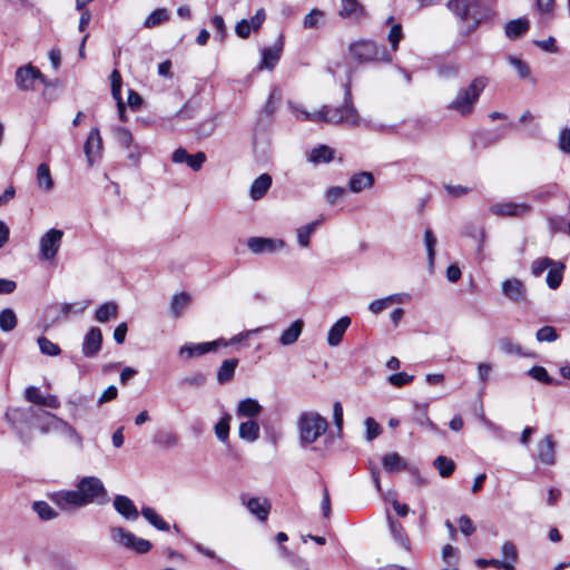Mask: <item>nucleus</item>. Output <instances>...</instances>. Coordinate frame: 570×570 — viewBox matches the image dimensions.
<instances>
[{"instance_id":"f257e3e1","label":"nucleus","mask_w":570,"mask_h":570,"mask_svg":"<svg viewBox=\"0 0 570 570\" xmlns=\"http://www.w3.org/2000/svg\"><path fill=\"white\" fill-rule=\"evenodd\" d=\"M107 497L102 481L97 476H83L75 490H61L51 494V500L63 511H72Z\"/></svg>"},{"instance_id":"f03ea898","label":"nucleus","mask_w":570,"mask_h":570,"mask_svg":"<svg viewBox=\"0 0 570 570\" xmlns=\"http://www.w3.org/2000/svg\"><path fill=\"white\" fill-rule=\"evenodd\" d=\"M347 51L350 58L358 65L389 63L393 59L384 45L372 39L354 40L348 45Z\"/></svg>"},{"instance_id":"7ed1b4c3","label":"nucleus","mask_w":570,"mask_h":570,"mask_svg":"<svg viewBox=\"0 0 570 570\" xmlns=\"http://www.w3.org/2000/svg\"><path fill=\"white\" fill-rule=\"evenodd\" d=\"M489 85V78L485 76L475 77L468 87L460 88L456 96L451 100L446 109L455 111L462 117L470 116L475 108L476 102L485 87Z\"/></svg>"},{"instance_id":"20e7f679","label":"nucleus","mask_w":570,"mask_h":570,"mask_svg":"<svg viewBox=\"0 0 570 570\" xmlns=\"http://www.w3.org/2000/svg\"><path fill=\"white\" fill-rule=\"evenodd\" d=\"M29 415L36 421V426L43 433H60L72 440L79 446H82V438L79 433L65 420L45 410L28 409Z\"/></svg>"},{"instance_id":"39448f33","label":"nucleus","mask_w":570,"mask_h":570,"mask_svg":"<svg viewBox=\"0 0 570 570\" xmlns=\"http://www.w3.org/2000/svg\"><path fill=\"white\" fill-rule=\"evenodd\" d=\"M297 426L299 441L302 445L306 446L313 444L326 432L328 423L316 412H304L298 419Z\"/></svg>"},{"instance_id":"423d86ee","label":"nucleus","mask_w":570,"mask_h":570,"mask_svg":"<svg viewBox=\"0 0 570 570\" xmlns=\"http://www.w3.org/2000/svg\"><path fill=\"white\" fill-rule=\"evenodd\" d=\"M109 533L114 544L127 550L145 553L151 549V543L148 540L136 537L122 527H112Z\"/></svg>"},{"instance_id":"0eeeda50","label":"nucleus","mask_w":570,"mask_h":570,"mask_svg":"<svg viewBox=\"0 0 570 570\" xmlns=\"http://www.w3.org/2000/svg\"><path fill=\"white\" fill-rule=\"evenodd\" d=\"M328 124H343L350 127H356L361 124V117L352 104L351 90L347 87L344 95V105L342 107H330Z\"/></svg>"},{"instance_id":"6e6552de","label":"nucleus","mask_w":570,"mask_h":570,"mask_svg":"<svg viewBox=\"0 0 570 570\" xmlns=\"http://www.w3.org/2000/svg\"><path fill=\"white\" fill-rule=\"evenodd\" d=\"M63 232L61 229L51 228L45 233L39 240L40 257L42 259H53L61 246Z\"/></svg>"},{"instance_id":"1a4fd4ad","label":"nucleus","mask_w":570,"mask_h":570,"mask_svg":"<svg viewBox=\"0 0 570 570\" xmlns=\"http://www.w3.org/2000/svg\"><path fill=\"white\" fill-rule=\"evenodd\" d=\"M286 243L279 238L250 237L247 247L254 254H273L284 249Z\"/></svg>"},{"instance_id":"9d476101","label":"nucleus","mask_w":570,"mask_h":570,"mask_svg":"<svg viewBox=\"0 0 570 570\" xmlns=\"http://www.w3.org/2000/svg\"><path fill=\"white\" fill-rule=\"evenodd\" d=\"M37 79L43 81L45 77L39 69L31 65L19 67L16 70L14 80L19 90H32L35 87V80Z\"/></svg>"},{"instance_id":"9b49d317","label":"nucleus","mask_w":570,"mask_h":570,"mask_svg":"<svg viewBox=\"0 0 570 570\" xmlns=\"http://www.w3.org/2000/svg\"><path fill=\"white\" fill-rule=\"evenodd\" d=\"M104 144L98 128H92L83 145V153L87 158L88 165L91 167L100 159L102 155Z\"/></svg>"},{"instance_id":"f8f14e48","label":"nucleus","mask_w":570,"mask_h":570,"mask_svg":"<svg viewBox=\"0 0 570 570\" xmlns=\"http://www.w3.org/2000/svg\"><path fill=\"white\" fill-rule=\"evenodd\" d=\"M501 292L508 299L514 303H521L527 299V287L524 283L517 277L503 281Z\"/></svg>"},{"instance_id":"ddd939ff","label":"nucleus","mask_w":570,"mask_h":570,"mask_svg":"<svg viewBox=\"0 0 570 570\" xmlns=\"http://www.w3.org/2000/svg\"><path fill=\"white\" fill-rule=\"evenodd\" d=\"M24 397L28 402L36 405H41L51 410H58L60 407V401L55 394L42 395L40 390L36 386H28L24 390Z\"/></svg>"},{"instance_id":"4468645a","label":"nucleus","mask_w":570,"mask_h":570,"mask_svg":"<svg viewBox=\"0 0 570 570\" xmlns=\"http://www.w3.org/2000/svg\"><path fill=\"white\" fill-rule=\"evenodd\" d=\"M265 10L258 9L250 19H242L237 22L235 27L236 35L242 39L248 38L250 32H255L261 28V26L265 21Z\"/></svg>"},{"instance_id":"2eb2a0df","label":"nucleus","mask_w":570,"mask_h":570,"mask_svg":"<svg viewBox=\"0 0 570 570\" xmlns=\"http://www.w3.org/2000/svg\"><path fill=\"white\" fill-rule=\"evenodd\" d=\"M338 14L356 23H361L367 17L366 9L358 0H341Z\"/></svg>"},{"instance_id":"dca6fc26","label":"nucleus","mask_w":570,"mask_h":570,"mask_svg":"<svg viewBox=\"0 0 570 570\" xmlns=\"http://www.w3.org/2000/svg\"><path fill=\"white\" fill-rule=\"evenodd\" d=\"M242 503L248 509V511L261 521H266L271 503L265 498H247L245 494L240 497Z\"/></svg>"},{"instance_id":"f3484780","label":"nucleus","mask_w":570,"mask_h":570,"mask_svg":"<svg viewBox=\"0 0 570 570\" xmlns=\"http://www.w3.org/2000/svg\"><path fill=\"white\" fill-rule=\"evenodd\" d=\"M537 460L546 465L556 463V444L551 435H546L538 442Z\"/></svg>"},{"instance_id":"a211bd4d","label":"nucleus","mask_w":570,"mask_h":570,"mask_svg":"<svg viewBox=\"0 0 570 570\" xmlns=\"http://www.w3.org/2000/svg\"><path fill=\"white\" fill-rule=\"evenodd\" d=\"M530 210L531 207L524 203H499L490 208V212L495 216H523Z\"/></svg>"},{"instance_id":"6ab92c4d","label":"nucleus","mask_w":570,"mask_h":570,"mask_svg":"<svg viewBox=\"0 0 570 570\" xmlns=\"http://www.w3.org/2000/svg\"><path fill=\"white\" fill-rule=\"evenodd\" d=\"M382 464L387 473H396L405 470L416 474V469L410 466L409 463L396 452L385 454L382 459Z\"/></svg>"},{"instance_id":"aec40b11","label":"nucleus","mask_w":570,"mask_h":570,"mask_svg":"<svg viewBox=\"0 0 570 570\" xmlns=\"http://www.w3.org/2000/svg\"><path fill=\"white\" fill-rule=\"evenodd\" d=\"M115 510L126 520L135 521L139 517V511L132 500L126 495L118 494L114 499Z\"/></svg>"},{"instance_id":"412c9836","label":"nucleus","mask_w":570,"mask_h":570,"mask_svg":"<svg viewBox=\"0 0 570 570\" xmlns=\"http://www.w3.org/2000/svg\"><path fill=\"white\" fill-rule=\"evenodd\" d=\"M102 334L100 328L92 327L85 336L82 353L87 357L95 356L101 348Z\"/></svg>"},{"instance_id":"4be33fe9","label":"nucleus","mask_w":570,"mask_h":570,"mask_svg":"<svg viewBox=\"0 0 570 570\" xmlns=\"http://www.w3.org/2000/svg\"><path fill=\"white\" fill-rule=\"evenodd\" d=\"M350 325L351 318L348 316L337 320L327 333V344L333 347L340 345Z\"/></svg>"},{"instance_id":"5701e85b","label":"nucleus","mask_w":570,"mask_h":570,"mask_svg":"<svg viewBox=\"0 0 570 570\" xmlns=\"http://www.w3.org/2000/svg\"><path fill=\"white\" fill-rule=\"evenodd\" d=\"M273 179L269 174L259 175L250 185L249 188V197L253 200L262 199L272 186Z\"/></svg>"},{"instance_id":"b1692460","label":"nucleus","mask_w":570,"mask_h":570,"mask_svg":"<svg viewBox=\"0 0 570 570\" xmlns=\"http://www.w3.org/2000/svg\"><path fill=\"white\" fill-rule=\"evenodd\" d=\"M213 344H208L207 342L204 343H187L183 345L178 354L184 360H190L194 357L203 356L209 352H213Z\"/></svg>"},{"instance_id":"393cba45","label":"nucleus","mask_w":570,"mask_h":570,"mask_svg":"<svg viewBox=\"0 0 570 570\" xmlns=\"http://www.w3.org/2000/svg\"><path fill=\"white\" fill-rule=\"evenodd\" d=\"M501 559L499 560V569L514 570L518 561V550L512 542H504L501 548Z\"/></svg>"},{"instance_id":"a878e982","label":"nucleus","mask_w":570,"mask_h":570,"mask_svg":"<svg viewBox=\"0 0 570 570\" xmlns=\"http://www.w3.org/2000/svg\"><path fill=\"white\" fill-rule=\"evenodd\" d=\"M373 185L374 176L368 171H360L354 174L348 181V188L353 193H361L365 189L372 188Z\"/></svg>"},{"instance_id":"bb28decb","label":"nucleus","mask_w":570,"mask_h":570,"mask_svg":"<svg viewBox=\"0 0 570 570\" xmlns=\"http://www.w3.org/2000/svg\"><path fill=\"white\" fill-rule=\"evenodd\" d=\"M262 405L257 400L248 397L238 403L236 414L238 417L253 419L258 416L262 413Z\"/></svg>"},{"instance_id":"cd10ccee","label":"nucleus","mask_w":570,"mask_h":570,"mask_svg":"<svg viewBox=\"0 0 570 570\" xmlns=\"http://www.w3.org/2000/svg\"><path fill=\"white\" fill-rule=\"evenodd\" d=\"M36 184L45 193L53 189V179L51 177L50 168L47 164L42 163L37 167Z\"/></svg>"},{"instance_id":"c85d7f7f","label":"nucleus","mask_w":570,"mask_h":570,"mask_svg":"<svg viewBox=\"0 0 570 570\" xmlns=\"http://www.w3.org/2000/svg\"><path fill=\"white\" fill-rule=\"evenodd\" d=\"M530 28V21L527 18L510 20L504 28L505 36L509 39H517L523 36Z\"/></svg>"},{"instance_id":"c756f323","label":"nucleus","mask_w":570,"mask_h":570,"mask_svg":"<svg viewBox=\"0 0 570 570\" xmlns=\"http://www.w3.org/2000/svg\"><path fill=\"white\" fill-rule=\"evenodd\" d=\"M304 322L302 320L294 321L279 337V343L284 346L294 344L302 334Z\"/></svg>"},{"instance_id":"7c9ffc66","label":"nucleus","mask_w":570,"mask_h":570,"mask_svg":"<svg viewBox=\"0 0 570 570\" xmlns=\"http://www.w3.org/2000/svg\"><path fill=\"white\" fill-rule=\"evenodd\" d=\"M191 302V296L186 293L181 292L178 294H175L171 297L170 301V313L175 318H178L183 315L184 311L189 306Z\"/></svg>"},{"instance_id":"2f4dec72","label":"nucleus","mask_w":570,"mask_h":570,"mask_svg":"<svg viewBox=\"0 0 570 570\" xmlns=\"http://www.w3.org/2000/svg\"><path fill=\"white\" fill-rule=\"evenodd\" d=\"M238 435L242 440L255 442L259 438L258 423L254 420H247L240 423L238 428Z\"/></svg>"},{"instance_id":"473e14b6","label":"nucleus","mask_w":570,"mask_h":570,"mask_svg":"<svg viewBox=\"0 0 570 570\" xmlns=\"http://www.w3.org/2000/svg\"><path fill=\"white\" fill-rule=\"evenodd\" d=\"M335 151L326 145H320L311 150L308 160L313 164L328 163L333 160Z\"/></svg>"},{"instance_id":"72a5a7b5","label":"nucleus","mask_w":570,"mask_h":570,"mask_svg":"<svg viewBox=\"0 0 570 570\" xmlns=\"http://www.w3.org/2000/svg\"><path fill=\"white\" fill-rule=\"evenodd\" d=\"M238 365L237 358H228L223 361L222 365L217 371V381L220 384L229 382L235 374V370Z\"/></svg>"},{"instance_id":"f704fd0d","label":"nucleus","mask_w":570,"mask_h":570,"mask_svg":"<svg viewBox=\"0 0 570 570\" xmlns=\"http://www.w3.org/2000/svg\"><path fill=\"white\" fill-rule=\"evenodd\" d=\"M389 522L390 530L395 542H397L405 550H410V540L405 533L403 525L399 521L392 519L391 517H389Z\"/></svg>"},{"instance_id":"c9c22d12","label":"nucleus","mask_w":570,"mask_h":570,"mask_svg":"<svg viewBox=\"0 0 570 570\" xmlns=\"http://www.w3.org/2000/svg\"><path fill=\"white\" fill-rule=\"evenodd\" d=\"M281 47L265 48L262 51L261 68H265L268 70L274 69V67L276 66L281 58Z\"/></svg>"},{"instance_id":"e433bc0d","label":"nucleus","mask_w":570,"mask_h":570,"mask_svg":"<svg viewBox=\"0 0 570 570\" xmlns=\"http://www.w3.org/2000/svg\"><path fill=\"white\" fill-rule=\"evenodd\" d=\"M117 315L118 305L115 302H107L97 308L95 317L99 323H106L116 318Z\"/></svg>"},{"instance_id":"4c0bfd02","label":"nucleus","mask_w":570,"mask_h":570,"mask_svg":"<svg viewBox=\"0 0 570 570\" xmlns=\"http://www.w3.org/2000/svg\"><path fill=\"white\" fill-rule=\"evenodd\" d=\"M472 2L469 0H450L446 8L461 20H466Z\"/></svg>"},{"instance_id":"58836bf2","label":"nucleus","mask_w":570,"mask_h":570,"mask_svg":"<svg viewBox=\"0 0 570 570\" xmlns=\"http://www.w3.org/2000/svg\"><path fill=\"white\" fill-rule=\"evenodd\" d=\"M564 265L560 262H554V264L549 268L547 275V284L551 289H556L560 286L563 277Z\"/></svg>"},{"instance_id":"ea45409f","label":"nucleus","mask_w":570,"mask_h":570,"mask_svg":"<svg viewBox=\"0 0 570 570\" xmlns=\"http://www.w3.org/2000/svg\"><path fill=\"white\" fill-rule=\"evenodd\" d=\"M141 514L157 530H160V531L169 530V524L165 520H163V518L153 508H149V507L142 508Z\"/></svg>"},{"instance_id":"a19ab883","label":"nucleus","mask_w":570,"mask_h":570,"mask_svg":"<svg viewBox=\"0 0 570 570\" xmlns=\"http://www.w3.org/2000/svg\"><path fill=\"white\" fill-rule=\"evenodd\" d=\"M18 318L12 308H3L0 312V330L2 332H11L17 327Z\"/></svg>"},{"instance_id":"79ce46f5","label":"nucleus","mask_w":570,"mask_h":570,"mask_svg":"<svg viewBox=\"0 0 570 570\" xmlns=\"http://www.w3.org/2000/svg\"><path fill=\"white\" fill-rule=\"evenodd\" d=\"M318 220L312 222L305 226H302L297 228L296 235H297V242L301 247L306 248L309 246V238L312 234L315 232Z\"/></svg>"},{"instance_id":"37998d69","label":"nucleus","mask_w":570,"mask_h":570,"mask_svg":"<svg viewBox=\"0 0 570 570\" xmlns=\"http://www.w3.org/2000/svg\"><path fill=\"white\" fill-rule=\"evenodd\" d=\"M433 465L442 478H449L455 469L454 461L443 455L438 456Z\"/></svg>"},{"instance_id":"c03bdc74","label":"nucleus","mask_w":570,"mask_h":570,"mask_svg":"<svg viewBox=\"0 0 570 570\" xmlns=\"http://www.w3.org/2000/svg\"><path fill=\"white\" fill-rule=\"evenodd\" d=\"M230 421L232 415L229 413H224L219 422L215 425V434L219 441L223 443L228 441L229 430H230Z\"/></svg>"},{"instance_id":"a18cd8bd","label":"nucleus","mask_w":570,"mask_h":570,"mask_svg":"<svg viewBox=\"0 0 570 570\" xmlns=\"http://www.w3.org/2000/svg\"><path fill=\"white\" fill-rule=\"evenodd\" d=\"M33 511L38 514L41 520L49 521L56 519L58 517L57 511H55L47 502L45 501H36L32 504Z\"/></svg>"},{"instance_id":"49530a36","label":"nucleus","mask_w":570,"mask_h":570,"mask_svg":"<svg viewBox=\"0 0 570 570\" xmlns=\"http://www.w3.org/2000/svg\"><path fill=\"white\" fill-rule=\"evenodd\" d=\"M325 13L322 10L313 9L304 17L303 27L305 29H315L323 24Z\"/></svg>"},{"instance_id":"de8ad7c7","label":"nucleus","mask_w":570,"mask_h":570,"mask_svg":"<svg viewBox=\"0 0 570 570\" xmlns=\"http://www.w3.org/2000/svg\"><path fill=\"white\" fill-rule=\"evenodd\" d=\"M436 243L438 240L433 232L431 229H426L424 233V244L428 253V262L431 268L434 265Z\"/></svg>"},{"instance_id":"09e8293b","label":"nucleus","mask_w":570,"mask_h":570,"mask_svg":"<svg viewBox=\"0 0 570 570\" xmlns=\"http://www.w3.org/2000/svg\"><path fill=\"white\" fill-rule=\"evenodd\" d=\"M169 18L168 11L164 8L154 10L145 20L146 28H154Z\"/></svg>"},{"instance_id":"8fccbe9b","label":"nucleus","mask_w":570,"mask_h":570,"mask_svg":"<svg viewBox=\"0 0 570 570\" xmlns=\"http://www.w3.org/2000/svg\"><path fill=\"white\" fill-rule=\"evenodd\" d=\"M38 345L40 348V352L48 356H58L61 353V348L53 342H51L49 338L45 336H40L38 338Z\"/></svg>"},{"instance_id":"3c124183","label":"nucleus","mask_w":570,"mask_h":570,"mask_svg":"<svg viewBox=\"0 0 570 570\" xmlns=\"http://www.w3.org/2000/svg\"><path fill=\"white\" fill-rule=\"evenodd\" d=\"M154 442L161 448L170 449L177 445L178 438L171 432H159L155 435Z\"/></svg>"},{"instance_id":"603ef678","label":"nucleus","mask_w":570,"mask_h":570,"mask_svg":"<svg viewBox=\"0 0 570 570\" xmlns=\"http://www.w3.org/2000/svg\"><path fill=\"white\" fill-rule=\"evenodd\" d=\"M114 135L118 144L124 148H131L135 144L131 132L124 127L115 128Z\"/></svg>"},{"instance_id":"864d4df0","label":"nucleus","mask_w":570,"mask_h":570,"mask_svg":"<svg viewBox=\"0 0 570 570\" xmlns=\"http://www.w3.org/2000/svg\"><path fill=\"white\" fill-rule=\"evenodd\" d=\"M403 39V30L400 23L392 24L390 32L387 35V40L391 46V50L395 52L399 49V43Z\"/></svg>"},{"instance_id":"5fc2aeb1","label":"nucleus","mask_w":570,"mask_h":570,"mask_svg":"<svg viewBox=\"0 0 570 570\" xmlns=\"http://www.w3.org/2000/svg\"><path fill=\"white\" fill-rule=\"evenodd\" d=\"M528 375L544 384H553V379L549 375L543 366H533L529 370Z\"/></svg>"},{"instance_id":"6e6d98bb","label":"nucleus","mask_w":570,"mask_h":570,"mask_svg":"<svg viewBox=\"0 0 570 570\" xmlns=\"http://www.w3.org/2000/svg\"><path fill=\"white\" fill-rule=\"evenodd\" d=\"M500 348L509 355H520L525 356L527 354L523 352L522 347L518 344L512 342L509 338H503L500 341Z\"/></svg>"},{"instance_id":"4d7b16f0","label":"nucleus","mask_w":570,"mask_h":570,"mask_svg":"<svg viewBox=\"0 0 570 570\" xmlns=\"http://www.w3.org/2000/svg\"><path fill=\"white\" fill-rule=\"evenodd\" d=\"M89 303L90 302L88 301L82 303H65L61 305V313L65 316H68L70 314H81L87 309Z\"/></svg>"},{"instance_id":"13d9d810","label":"nucleus","mask_w":570,"mask_h":570,"mask_svg":"<svg viewBox=\"0 0 570 570\" xmlns=\"http://www.w3.org/2000/svg\"><path fill=\"white\" fill-rule=\"evenodd\" d=\"M508 62L517 70L520 78H527L530 75L529 66L521 59L514 56H509Z\"/></svg>"},{"instance_id":"bf43d9fd","label":"nucleus","mask_w":570,"mask_h":570,"mask_svg":"<svg viewBox=\"0 0 570 570\" xmlns=\"http://www.w3.org/2000/svg\"><path fill=\"white\" fill-rule=\"evenodd\" d=\"M535 337L539 342H554L558 334L552 326L547 325L538 330Z\"/></svg>"},{"instance_id":"052dcab7","label":"nucleus","mask_w":570,"mask_h":570,"mask_svg":"<svg viewBox=\"0 0 570 570\" xmlns=\"http://www.w3.org/2000/svg\"><path fill=\"white\" fill-rule=\"evenodd\" d=\"M554 264V261H552L549 257H543L534 261L532 263L531 269L532 274L534 276L541 275L546 269L550 268Z\"/></svg>"},{"instance_id":"680f3d73","label":"nucleus","mask_w":570,"mask_h":570,"mask_svg":"<svg viewBox=\"0 0 570 570\" xmlns=\"http://www.w3.org/2000/svg\"><path fill=\"white\" fill-rule=\"evenodd\" d=\"M364 424H365V428H366V440L367 441H373L374 439H376L381 434L382 429L375 422L374 419L367 417L365 420Z\"/></svg>"},{"instance_id":"e2e57ef3","label":"nucleus","mask_w":570,"mask_h":570,"mask_svg":"<svg viewBox=\"0 0 570 570\" xmlns=\"http://www.w3.org/2000/svg\"><path fill=\"white\" fill-rule=\"evenodd\" d=\"M413 379H414L413 375H410L405 372H400V373L391 374L389 376V382L396 387H401L403 385L411 383L413 381Z\"/></svg>"},{"instance_id":"0e129e2a","label":"nucleus","mask_w":570,"mask_h":570,"mask_svg":"<svg viewBox=\"0 0 570 570\" xmlns=\"http://www.w3.org/2000/svg\"><path fill=\"white\" fill-rule=\"evenodd\" d=\"M330 112H331L330 106H323L320 110L309 112V115H306V116H307L308 121H312V122L323 121V122L328 124Z\"/></svg>"},{"instance_id":"69168bd1","label":"nucleus","mask_w":570,"mask_h":570,"mask_svg":"<svg viewBox=\"0 0 570 570\" xmlns=\"http://www.w3.org/2000/svg\"><path fill=\"white\" fill-rule=\"evenodd\" d=\"M460 72V67L455 63L444 65L439 68L438 75L443 79L455 78Z\"/></svg>"},{"instance_id":"338daca9","label":"nucleus","mask_w":570,"mask_h":570,"mask_svg":"<svg viewBox=\"0 0 570 570\" xmlns=\"http://www.w3.org/2000/svg\"><path fill=\"white\" fill-rule=\"evenodd\" d=\"M205 161H206V155L204 153L199 151L195 155H189L186 160V164L193 170L197 171L202 168V166L204 165Z\"/></svg>"},{"instance_id":"774afa93","label":"nucleus","mask_w":570,"mask_h":570,"mask_svg":"<svg viewBox=\"0 0 570 570\" xmlns=\"http://www.w3.org/2000/svg\"><path fill=\"white\" fill-rule=\"evenodd\" d=\"M559 148L566 153L570 154V127L563 129L559 135Z\"/></svg>"}]
</instances>
